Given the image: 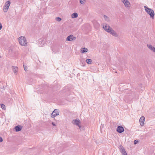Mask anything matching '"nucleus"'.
<instances>
[{
  "mask_svg": "<svg viewBox=\"0 0 155 155\" xmlns=\"http://www.w3.org/2000/svg\"><path fill=\"white\" fill-rule=\"evenodd\" d=\"M19 42L20 45L22 46H26L27 44V42L25 38L24 37L21 36L19 38Z\"/></svg>",
  "mask_w": 155,
  "mask_h": 155,
  "instance_id": "f03ea898",
  "label": "nucleus"
},
{
  "mask_svg": "<svg viewBox=\"0 0 155 155\" xmlns=\"http://www.w3.org/2000/svg\"><path fill=\"white\" fill-rule=\"evenodd\" d=\"M119 149L120 150L121 153L122 154V155H127V153L125 150L124 148L123 147L122 145H120L119 146Z\"/></svg>",
  "mask_w": 155,
  "mask_h": 155,
  "instance_id": "20e7f679",
  "label": "nucleus"
},
{
  "mask_svg": "<svg viewBox=\"0 0 155 155\" xmlns=\"http://www.w3.org/2000/svg\"><path fill=\"white\" fill-rule=\"evenodd\" d=\"M138 140H134V144H136L138 142Z\"/></svg>",
  "mask_w": 155,
  "mask_h": 155,
  "instance_id": "393cba45",
  "label": "nucleus"
},
{
  "mask_svg": "<svg viewBox=\"0 0 155 155\" xmlns=\"http://www.w3.org/2000/svg\"><path fill=\"white\" fill-rule=\"evenodd\" d=\"M116 131L119 133H121L124 131V129L122 126H119L117 128Z\"/></svg>",
  "mask_w": 155,
  "mask_h": 155,
  "instance_id": "423d86ee",
  "label": "nucleus"
},
{
  "mask_svg": "<svg viewBox=\"0 0 155 155\" xmlns=\"http://www.w3.org/2000/svg\"><path fill=\"white\" fill-rule=\"evenodd\" d=\"M12 69L15 74H16L18 72V67L15 66H12Z\"/></svg>",
  "mask_w": 155,
  "mask_h": 155,
  "instance_id": "dca6fc26",
  "label": "nucleus"
},
{
  "mask_svg": "<svg viewBox=\"0 0 155 155\" xmlns=\"http://www.w3.org/2000/svg\"><path fill=\"white\" fill-rule=\"evenodd\" d=\"M78 17V14L76 12L73 13L71 15V17L72 18H76Z\"/></svg>",
  "mask_w": 155,
  "mask_h": 155,
  "instance_id": "f3484780",
  "label": "nucleus"
},
{
  "mask_svg": "<svg viewBox=\"0 0 155 155\" xmlns=\"http://www.w3.org/2000/svg\"><path fill=\"white\" fill-rule=\"evenodd\" d=\"M121 1L126 7L129 6L130 3L127 0H121Z\"/></svg>",
  "mask_w": 155,
  "mask_h": 155,
  "instance_id": "f8f14e48",
  "label": "nucleus"
},
{
  "mask_svg": "<svg viewBox=\"0 0 155 155\" xmlns=\"http://www.w3.org/2000/svg\"><path fill=\"white\" fill-rule=\"evenodd\" d=\"M3 140L2 138L1 137H0V142H2Z\"/></svg>",
  "mask_w": 155,
  "mask_h": 155,
  "instance_id": "bb28decb",
  "label": "nucleus"
},
{
  "mask_svg": "<svg viewBox=\"0 0 155 155\" xmlns=\"http://www.w3.org/2000/svg\"><path fill=\"white\" fill-rule=\"evenodd\" d=\"M56 20L57 21L59 22L61 20V18L59 17H57L56 18Z\"/></svg>",
  "mask_w": 155,
  "mask_h": 155,
  "instance_id": "412c9836",
  "label": "nucleus"
},
{
  "mask_svg": "<svg viewBox=\"0 0 155 155\" xmlns=\"http://www.w3.org/2000/svg\"><path fill=\"white\" fill-rule=\"evenodd\" d=\"M2 26L1 24L0 23V30L2 29Z\"/></svg>",
  "mask_w": 155,
  "mask_h": 155,
  "instance_id": "cd10ccee",
  "label": "nucleus"
},
{
  "mask_svg": "<svg viewBox=\"0 0 155 155\" xmlns=\"http://www.w3.org/2000/svg\"><path fill=\"white\" fill-rule=\"evenodd\" d=\"M52 124L53 126H56V124H55V123L53 122H52Z\"/></svg>",
  "mask_w": 155,
  "mask_h": 155,
  "instance_id": "c85d7f7f",
  "label": "nucleus"
},
{
  "mask_svg": "<svg viewBox=\"0 0 155 155\" xmlns=\"http://www.w3.org/2000/svg\"><path fill=\"white\" fill-rule=\"evenodd\" d=\"M86 62L88 64H91L92 63L91 60L90 59H86Z\"/></svg>",
  "mask_w": 155,
  "mask_h": 155,
  "instance_id": "6ab92c4d",
  "label": "nucleus"
},
{
  "mask_svg": "<svg viewBox=\"0 0 155 155\" xmlns=\"http://www.w3.org/2000/svg\"><path fill=\"white\" fill-rule=\"evenodd\" d=\"M1 107L3 110H5V106L3 104H1Z\"/></svg>",
  "mask_w": 155,
  "mask_h": 155,
  "instance_id": "5701e85b",
  "label": "nucleus"
},
{
  "mask_svg": "<svg viewBox=\"0 0 155 155\" xmlns=\"http://www.w3.org/2000/svg\"><path fill=\"white\" fill-rule=\"evenodd\" d=\"M147 46L148 48L150 49L151 51H153V49H154V47L152 45H147Z\"/></svg>",
  "mask_w": 155,
  "mask_h": 155,
  "instance_id": "a211bd4d",
  "label": "nucleus"
},
{
  "mask_svg": "<svg viewBox=\"0 0 155 155\" xmlns=\"http://www.w3.org/2000/svg\"><path fill=\"white\" fill-rule=\"evenodd\" d=\"M7 8V6L5 5H4V7H3V10H4V11L5 12H5V11H6L5 10V9L6 8Z\"/></svg>",
  "mask_w": 155,
  "mask_h": 155,
  "instance_id": "b1692460",
  "label": "nucleus"
},
{
  "mask_svg": "<svg viewBox=\"0 0 155 155\" xmlns=\"http://www.w3.org/2000/svg\"><path fill=\"white\" fill-rule=\"evenodd\" d=\"M23 66H24V70L25 71H27V67L25 66L24 65H23Z\"/></svg>",
  "mask_w": 155,
  "mask_h": 155,
  "instance_id": "a878e982",
  "label": "nucleus"
},
{
  "mask_svg": "<svg viewBox=\"0 0 155 155\" xmlns=\"http://www.w3.org/2000/svg\"><path fill=\"white\" fill-rule=\"evenodd\" d=\"M145 117L143 116L141 117L140 119L139 122L140 123V125L142 126L144 125V121H145Z\"/></svg>",
  "mask_w": 155,
  "mask_h": 155,
  "instance_id": "9d476101",
  "label": "nucleus"
},
{
  "mask_svg": "<svg viewBox=\"0 0 155 155\" xmlns=\"http://www.w3.org/2000/svg\"><path fill=\"white\" fill-rule=\"evenodd\" d=\"M108 32L110 34L114 37H117V34L116 33V32L112 28L110 30L108 29Z\"/></svg>",
  "mask_w": 155,
  "mask_h": 155,
  "instance_id": "0eeeda50",
  "label": "nucleus"
},
{
  "mask_svg": "<svg viewBox=\"0 0 155 155\" xmlns=\"http://www.w3.org/2000/svg\"><path fill=\"white\" fill-rule=\"evenodd\" d=\"M72 123L73 124H75L76 125L78 126L80 129L81 126L79 125L80 123V120L78 119H76L75 120H74L72 121Z\"/></svg>",
  "mask_w": 155,
  "mask_h": 155,
  "instance_id": "39448f33",
  "label": "nucleus"
},
{
  "mask_svg": "<svg viewBox=\"0 0 155 155\" xmlns=\"http://www.w3.org/2000/svg\"><path fill=\"white\" fill-rule=\"evenodd\" d=\"M76 39L75 37L74 36L72 35H70L68 36L66 39L67 41H74Z\"/></svg>",
  "mask_w": 155,
  "mask_h": 155,
  "instance_id": "6e6552de",
  "label": "nucleus"
},
{
  "mask_svg": "<svg viewBox=\"0 0 155 155\" xmlns=\"http://www.w3.org/2000/svg\"><path fill=\"white\" fill-rule=\"evenodd\" d=\"M85 2V0H80V2L81 4H84Z\"/></svg>",
  "mask_w": 155,
  "mask_h": 155,
  "instance_id": "4be33fe9",
  "label": "nucleus"
},
{
  "mask_svg": "<svg viewBox=\"0 0 155 155\" xmlns=\"http://www.w3.org/2000/svg\"><path fill=\"white\" fill-rule=\"evenodd\" d=\"M88 50L87 48H82L81 49V53H84L87 52L88 51Z\"/></svg>",
  "mask_w": 155,
  "mask_h": 155,
  "instance_id": "4468645a",
  "label": "nucleus"
},
{
  "mask_svg": "<svg viewBox=\"0 0 155 155\" xmlns=\"http://www.w3.org/2000/svg\"><path fill=\"white\" fill-rule=\"evenodd\" d=\"M103 28L104 29V30L106 31L107 32H108V29L110 30V29L112 28L110 27V26L108 25L107 24H104L103 25Z\"/></svg>",
  "mask_w": 155,
  "mask_h": 155,
  "instance_id": "1a4fd4ad",
  "label": "nucleus"
},
{
  "mask_svg": "<svg viewBox=\"0 0 155 155\" xmlns=\"http://www.w3.org/2000/svg\"><path fill=\"white\" fill-rule=\"evenodd\" d=\"M10 2L9 1H7L5 3V5L7 6V8H6L5 9L6 11H5V12H7L8 11V7L10 5Z\"/></svg>",
  "mask_w": 155,
  "mask_h": 155,
  "instance_id": "2eb2a0df",
  "label": "nucleus"
},
{
  "mask_svg": "<svg viewBox=\"0 0 155 155\" xmlns=\"http://www.w3.org/2000/svg\"><path fill=\"white\" fill-rule=\"evenodd\" d=\"M141 85H141V84H139V87H141Z\"/></svg>",
  "mask_w": 155,
  "mask_h": 155,
  "instance_id": "7c9ffc66",
  "label": "nucleus"
},
{
  "mask_svg": "<svg viewBox=\"0 0 155 155\" xmlns=\"http://www.w3.org/2000/svg\"><path fill=\"white\" fill-rule=\"evenodd\" d=\"M153 51L155 52V48H154V49H153Z\"/></svg>",
  "mask_w": 155,
  "mask_h": 155,
  "instance_id": "c756f323",
  "label": "nucleus"
},
{
  "mask_svg": "<svg viewBox=\"0 0 155 155\" xmlns=\"http://www.w3.org/2000/svg\"><path fill=\"white\" fill-rule=\"evenodd\" d=\"M59 110L58 109H55L51 114V117L54 118L56 116L59 115Z\"/></svg>",
  "mask_w": 155,
  "mask_h": 155,
  "instance_id": "7ed1b4c3",
  "label": "nucleus"
},
{
  "mask_svg": "<svg viewBox=\"0 0 155 155\" xmlns=\"http://www.w3.org/2000/svg\"><path fill=\"white\" fill-rule=\"evenodd\" d=\"M130 92H131V91H130Z\"/></svg>",
  "mask_w": 155,
  "mask_h": 155,
  "instance_id": "2f4dec72",
  "label": "nucleus"
},
{
  "mask_svg": "<svg viewBox=\"0 0 155 155\" xmlns=\"http://www.w3.org/2000/svg\"><path fill=\"white\" fill-rule=\"evenodd\" d=\"M104 17L106 21L108 22H109L110 21V19L108 17L106 16V15H104Z\"/></svg>",
  "mask_w": 155,
  "mask_h": 155,
  "instance_id": "aec40b11",
  "label": "nucleus"
},
{
  "mask_svg": "<svg viewBox=\"0 0 155 155\" xmlns=\"http://www.w3.org/2000/svg\"><path fill=\"white\" fill-rule=\"evenodd\" d=\"M22 129V127L20 125H18L15 126L14 129L16 132H18L21 130Z\"/></svg>",
  "mask_w": 155,
  "mask_h": 155,
  "instance_id": "9b49d317",
  "label": "nucleus"
},
{
  "mask_svg": "<svg viewBox=\"0 0 155 155\" xmlns=\"http://www.w3.org/2000/svg\"><path fill=\"white\" fill-rule=\"evenodd\" d=\"M39 47L42 46L44 44V42L43 39L42 38H40L39 40Z\"/></svg>",
  "mask_w": 155,
  "mask_h": 155,
  "instance_id": "ddd939ff",
  "label": "nucleus"
},
{
  "mask_svg": "<svg viewBox=\"0 0 155 155\" xmlns=\"http://www.w3.org/2000/svg\"><path fill=\"white\" fill-rule=\"evenodd\" d=\"M144 7L146 12L150 15V18L153 19L155 15L154 11L146 6H144Z\"/></svg>",
  "mask_w": 155,
  "mask_h": 155,
  "instance_id": "f257e3e1",
  "label": "nucleus"
}]
</instances>
